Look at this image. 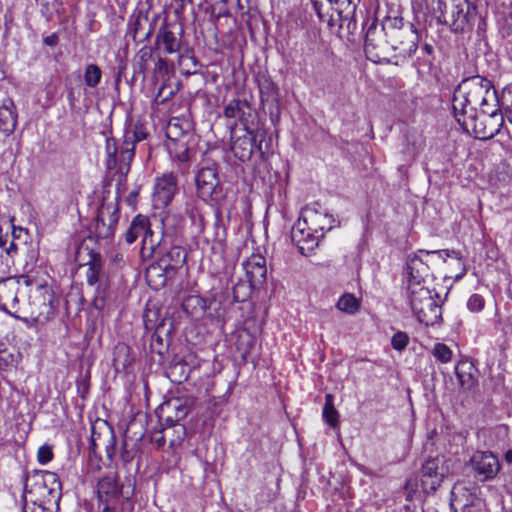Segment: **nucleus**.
Returning <instances> with one entry per match:
<instances>
[{"instance_id":"1","label":"nucleus","mask_w":512,"mask_h":512,"mask_svg":"<svg viewBox=\"0 0 512 512\" xmlns=\"http://www.w3.org/2000/svg\"><path fill=\"white\" fill-rule=\"evenodd\" d=\"M498 106L497 93L489 80L479 76L463 80L451 100L454 129L480 140L493 138L504 123Z\"/></svg>"},{"instance_id":"2","label":"nucleus","mask_w":512,"mask_h":512,"mask_svg":"<svg viewBox=\"0 0 512 512\" xmlns=\"http://www.w3.org/2000/svg\"><path fill=\"white\" fill-rule=\"evenodd\" d=\"M407 298L413 315L420 323L433 326L442 320V307L427 287L415 286L407 291Z\"/></svg>"},{"instance_id":"3","label":"nucleus","mask_w":512,"mask_h":512,"mask_svg":"<svg viewBox=\"0 0 512 512\" xmlns=\"http://www.w3.org/2000/svg\"><path fill=\"white\" fill-rule=\"evenodd\" d=\"M129 137L123 135L122 139L113 137L106 139V165L109 170H116L120 174H126L129 171L135 154L133 142Z\"/></svg>"},{"instance_id":"4","label":"nucleus","mask_w":512,"mask_h":512,"mask_svg":"<svg viewBox=\"0 0 512 512\" xmlns=\"http://www.w3.org/2000/svg\"><path fill=\"white\" fill-rule=\"evenodd\" d=\"M359 0H312L318 18L329 26L347 20L354 12Z\"/></svg>"},{"instance_id":"5","label":"nucleus","mask_w":512,"mask_h":512,"mask_svg":"<svg viewBox=\"0 0 512 512\" xmlns=\"http://www.w3.org/2000/svg\"><path fill=\"white\" fill-rule=\"evenodd\" d=\"M140 237L142 238L141 254L144 257L154 254L160 244V240L154 239L149 218L142 214H138L131 221L125 233V240L127 243L132 244Z\"/></svg>"},{"instance_id":"6","label":"nucleus","mask_w":512,"mask_h":512,"mask_svg":"<svg viewBox=\"0 0 512 512\" xmlns=\"http://www.w3.org/2000/svg\"><path fill=\"white\" fill-rule=\"evenodd\" d=\"M298 221L306 226L308 225L322 236H324L325 232L330 231L339 224L334 216L329 213L328 209L319 203L305 206L301 210Z\"/></svg>"},{"instance_id":"7","label":"nucleus","mask_w":512,"mask_h":512,"mask_svg":"<svg viewBox=\"0 0 512 512\" xmlns=\"http://www.w3.org/2000/svg\"><path fill=\"white\" fill-rule=\"evenodd\" d=\"M120 212L116 203H104L98 210V214L92 225L93 233L98 240H110L113 238Z\"/></svg>"},{"instance_id":"8","label":"nucleus","mask_w":512,"mask_h":512,"mask_svg":"<svg viewBox=\"0 0 512 512\" xmlns=\"http://www.w3.org/2000/svg\"><path fill=\"white\" fill-rule=\"evenodd\" d=\"M440 254L448 256V250L444 249L441 251L423 252L419 255L409 256L404 268V275L407 282V291L413 290L415 286L425 287V278L429 274V266L423 260L422 256H429L430 254Z\"/></svg>"},{"instance_id":"9","label":"nucleus","mask_w":512,"mask_h":512,"mask_svg":"<svg viewBox=\"0 0 512 512\" xmlns=\"http://www.w3.org/2000/svg\"><path fill=\"white\" fill-rule=\"evenodd\" d=\"M97 498L100 503H118L121 498L129 499L116 472L110 471L101 476L96 485Z\"/></svg>"},{"instance_id":"10","label":"nucleus","mask_w":512,"mask_h":512,"mask_svg":"<svg viewBox=\"0 0 512 512\" xmlns=\"http://www.w3.org/2000/svg\"><path fill=\"white\" fill-rule=\"evenodd\" d=\"M469 465L479 481L492 480L500 471L498 457L490 451H476L470 458Z\"/></svg>"},{"instance_id":"11","label":"nucleus","mask_w":512,"mask_h":512,"mask_svg":"<svg viewBox=\"0 0 512 512\" xmlns=\"http://www.w3.org/2000/svg\"><path fill=\"white\" fill-rule=\"evenodd\" d=\"M322 238L323 236L321 234L298 220L291 229V240L298 251L304 256H308L312 253L318 247Z\"/></svg>"},{"instance_id":"12","label":"nucleus","mask_w":512,"mask_h":512,"mask_svg":"<svg viewBox=\"0 0 512 512\" xmlns=\"http://www.w3.org/2000/svg\"><path fill=\"white\" fill-rule=\"evenodd\" d=\"M177 189V177L173 173H166L157 178L153 192L154 206L156 208L168 206L174 198Z\"/></svg>"},{"instance_id":"13","label":"nucleus","mask_w":512,"mask_h":512,"mask_svg":"<svg viewBox=\"0 0 512 512\" xmlns=\"http://www.w3.org/2000/svg\"><path fill=\"white\" fill-rule=\"evenodd\" d=\"M195 182L198 194L202 199H212L218 194L220 182L214 167L201 168L195 177Z\"/></svg>"},{"instance_id":"14","label":"nucleus","mask_w":512,"mask_h":512,"mask_svg":"<svg viewBox=\"0 0 512 512\" xmlns=\"http://www.w3.org/2000/svg\"><path fill=\"white\" fill-rule=\"evenodd\" d=\"M37 292L42 297L39 303V311L33 312V321L37 324L44 325L49 322L55 315V307L53 306V293L48 285H39Z\"/></svg>"},{"instance_id":"15","label":"nucleus","mask_w":512,"mask_h":512,"mask_svg":"<svg viewBox=\"0 0 512 512\" xmlns=\"http://www.w3.org/2000/svg\"><path fill=\"white\" fill-rule=\"evenodd\" d=\"M243 269L251 286L262 284L266 279V260L260 254H253L243 262Z\"/></svg>"},{"instance_id":"16","label":"nucleus","mask_w":512,"mask_h":512,"mask_svg":"<svg viewBox=\"0 0 512 512\" xmlns=\"http://www.w3.org/2000/svg\"><path fill=\"white\" fill-rule=\"evenodd\" d=\"M160 413L166 425L179 424L188 414V408L179 399H171L161 405Z\"/></svg>"},{"instance_id":"17","label":"nucleus","mask_w":512,"mask_h":512,"mask_svg":"<svg viewBox=\"0 0 512 512\" xmlns=\"http://www.w3.org/2000/svg\"><path fill=\"white\" fill-rule=\"evenodd\" d=\"M476 368L469 360H461L455 366V375L463 390H471L477 383Z\"/></svg>"},{"instance_id":"18","label":"nucleus","mask_w":512,"mask_h":512,"mask_svg":"<svg viewBox=\"0 0 512 512\" xmlns=\"http://www.w3.org/2000/svg\"><path fill=\"white\" fill-rule=\"evenodd\" d=\"M231 151L236 158L244 162L249 160L253 152V139L247 131L242 136L231 135Z\"/></svg>"},{"instance_id":"19","label":"nucleus","mask_w":512,"mask_h":512,"mask_svg":"<svg viewBox=\"0 0 512 512\" xmlns=\"http://www.w3.org/2000/svg\"><path fill=\"white\" fill-rule=\"evenodd\" d=\"M32 480L36 485H48L49 491L52 493V498L60 499L61 496V482L58 475L50 471H35L32 473Z\"/></svg>"},{"instance_id":"20","label":"nucleus","mask_w":512,"mask_h":512,"mask_svg":"<svg viewBox=\"0 0 512 512\" xmlns=\"http://www.w3.org/2000/svg\"><path fill=\"white\" fill-rule=\"evenodd\" d=\"M24 491L27 495H30L32 499L41 502L57 503L59 500L52 498V493L49 491L48 485H36L35 481L32 480V474L28 475L26 478Z\"/></svg>"},{"instance_id":"21","label":"nucleus","mask_w":512,"mask_h":512,"mask_svg":"<svg viewBox=\"0 0 512 512\" xmlns=\"http://www.w3.org/2000/svg\"><path fill=\"white\" fill-rule=\"evenodd\" d=\"M156 46L167 54L178 52L180 42L175 34L166 28H160L156 36Z\"/></svg>"},{"instance_id":"22","label":"nucleus","mask_w":512,"mask_h":512,"mask_svg":"<svg viewBox=\"0 0 512 512\" xmlns=\"http://www.w3.org/2000/svg\"><path fill=\"white\" fill-rule=\"evenodd\" d=\"M17 124V114L13 110V104L11 106L4 105L0 108V132L4 135L11 134Z\"/></svg>"},{"instance_id":"23","label":"nucleus","mask_w":512,"mask_h":512,"mask_svg":"<svg viewBox=\"0 0 512 512\" xmlns=\"http://www.w3.org/2000/svg\"><path fill=\"white\" fill-rule=\"evenodd\" d=\"M337 309L349 315L356 314L360 309V301L351 293L343 294L336 304Z\"/></svg>"},{"instance_id":"24","label":"nucleus","mask_w":512,"mask_h":512,"mask_svg":"<svg viewBox=\"0 0 512 512\" xmlns=\"http://www.w3.org/2000/svg\"><path fill=\"white\" fill-rule=\"evenodd\" d=\"M245 107H248V104L246 101H241L239 99H233L225 106L224 116L226 118L242 120V118L245 114V112H244Z\"/></svg>"},{"instance_id":"25","label":"nucleus","mask_w":512,"mask_h":512,"mask_svg":"<svg viewBox=\"0 0 512 512\" xmlns=\"http://www.w3.org/2000/svg\"><path fill=\"white\" fill-rule=\"evenodd\" d=\"M255 342V337L249 331L244 330L239 334L237 349L242 354L243 358H246L247 355L251 352L255 346Z\"/></svg>"},{"instance_id":"26","label":"nucleus","mask_w":512,"mask_h":512,"mask_svg":"<svg viewBox=\"0 0 512 512\" xmlns=\"http://www.w3.org/2000/svg\"><path fill=\"white\" fill-rule=\"evenodd\" d=\"M171 157L179 162H187L189 160V149L184 142L172 141L168 146Z\"/></svg>"},{"instance_id":"27","label":"nucleus","mask_w":512,"mask_h":512,"mask_svg":"<svg viewBox=\"0 0 512 512\" xmlns=\"http://www.w3.org/2000/svg\"><path fill=\"white\" fill-rule=\"evenodd\" d=\"M185 212L190 219L191 226L196 233H202L204 230L203 216L193 204H187Z\"/></svg>"},{"instance_id":"28","label":"nucleus","mask_w":512,"mask_h":512,"mask_svg":"<svg viewBox=\"0 0 512 512\" xmlns=\"http://www.w3.org/2000/svg\"><path fill=\"white\" fill-rule=\"evenodd\" d=\"M322 415H323L324 420L331 427L334 428V427L337 426L339 414H338L337 410L335 409V407L333 405L332 396L331 395H327L326 396V401H325V404H324V407H323Z\"/></svg>"},{"instance_id":"29","label":"nucleus","mask_w":512,"mask_h":512,"mask_svg":"<svg viewBox=\"0 0 512 512\" xmlns=\"http://www.w3.org/2000/svg\"><path fill=\"white\" fill-rule=\"evenodd\" d=\"M168 426L172 432V435L169 438V447L171 449H176L181 446L186 436V428L182 424H172Z\"/></svg>"},{"instance_id":"30","label":"nucleus","mask_w":512,"mask_h":512,"mask_svg":"<svg viewBox=\"0 0 512 512\" xmlns=\"http://www.w3.org/2000/svg\"><path fill=\"white\" fill-rule=\"evenodd\" d=\"M102 72L101 69L95 64H89L84 73V81L88 87H96L101 80Z\"/></svg>"},{"instance_id":"31","label":"nucleus","mask_w":512,"mask_h":512,"mask_svg":"<svg viewBox=\"0 0 512 512\" xmlns=\"http://www.w3.org/2000/svg\"><path fill=\"white\" fill-rule=\"evenodd\" d=\"M422 474L424 477L435 478V480L432 481V488L435 489V484H439L438 460H427L422 466Z\"/></svg>"},{"instance_id":"32","label":"nucleus","mask_w":512,"mask_h":512,"mask_svg":"<svg viewBox=\"0 0 512 512\" xmlns=\"http://www.w3.org/2000/svg\"><path fill=\"white\" fill-rule=\"evenodd\" d=\"M499 104L505 109L508 120L512 123V85L506 87L501 94Z\"/></svg>"},{"instance_id":"33","label":"nucleus","mask_w":512,"mask_h":512,"mask_svg":"<svg viewBox=\"0 0 512 512\" xmlns=\"http://www.w3.org/2000/svg\"><path fill=\"white\" fill-rule=\"evenodd\" d=\"M453 2H456L454 4L455 7V13H456V19L454 21V24H456L458 21H460L461 24L467 22V12H468V2L467 0H452ZM454 14V11H453Z\"/></svg>"},{"instance_id":"34","label":"nucleus","mask_w":512,"mask_h":512,"mask_svg":"<svg viewBox=\"0 0 512 512\" xmlns=\"http://www.w3.org/2000/svg\"><path fill=\"white\" fill-rule=\"evenodd\" d=\"M453 264L457 266V271L454 275V279L458 281L461 279L466 273V266L462 261V258L458 252L450 251V266Z\"/></svg>"},{"instance_id":"35","label":"nucleus","mask_w":512,"mask_h":512,"mask_svg":"<svg viewBox=\"0 0 512 512\" xmlns=\"http://www.w3.org/2000/svg\"><path fill=\"white\" fill-rule=\"evenodd\" d=\"M408 343L409 336L405 332L398 331L392 336L391 346L399 352L403 351L407 347Z\"/></svg>"},{"instance_id":"36","label":"nucleus","mask_w":512,"mask_h":512,"mask_svg":"<svg viewBox=\"0 0 512 512\" xmlns=\"http://www.w3.org/2000/svg\"><path fill=\"white\" fill-rule=\"evenodd\" d=\"M166 134L171 141H178V137L184 134V131L179 126L178 119H172L169 121Z\"/></svg>"},{"instance_id":"37","label":"nucleus","mask_w":512,"mask_h":512,"mask_svg":"<svg viewBox=\"0 0 512 512\" xmlns=\"http://www.w3.org/2000/svg\"><path fill=\"white\" fill-rule=\"evenodd\" d=\"M40 5V12L46 20H50L55 10L56 0H35Z\"/></svg>"},{"instance_id":"38","label":"nucleus","mask_w":512,"mask_h":512,"mask_svg":"<svg viewBox=\"0 0 512 512\" xmlns=\"http://www.w3.org/2000/svg\"><path fill=\"white\" fill-rule=\"evenodd\" d=\"M53 458L52 448L49 445H42L37 452V460L40 464L45 465Z\"/></svg>"},{"instance_id":"39","label":"nucleus","mask_w":512,"mask_h":512,"mask_svg":"<svg viewBox=\"0 0 512 512\" xmlns=\"http://www.w3.org/2000/svg\"><path fill=\"white\" fill-rule=\"evenodd\" d=\"M100 266L96 263L89 265L86 271V280L90 286H94L99 280Z\"/></svg>"},{"instance_id":"40","label":"nucleus","mask_w":512,"mask_h":512,"mask_svg":"<svg viewBox=\"0 0 512 512\" xmlns=\"http://www.w3.org/2000/svg\"><path fill=\"white\" fill-rule=\"evenodd\" d=\"M433 356L442 363L448 362V347L443 343H437L432 351Z\"/></svg>"},{"instance_id":"41","label":"nucleus","mask_w":512,"mask_h":512,"mask_svg":"<svg viewBox=\"0 0 512 512\" xmlns=\"http://www.w3.org/2000/svg\"><path fill=\"white\" fill-rule=\"evenodd\" d=\"M17 306H18V297H17V295H16L15 293H13V294H12V298H11V302H10V305H9V306H8L7 304H5V303H1V302H0V309H1L3 312H5V313H7V314H9V315H11V316H13V317H14V318H16V319H20V318L15 314V312H16V310H17V309H16V308H17Z\"/></svg>"},{"instance_id":"42","label":"nucleus","mask_w":512,"mask_h":512,"mask_svg":"<svg viewBox=\"0 0 512 512\" xmlns=\"http://www.w3.org/2000/svg\"><path fill=\"white\" fill-rule=\"evenodd\" d=\"M467 306L471 311L478 312L484 307V299L479 294H473L468 299Z\"/></svg>"},{"instance_id":"43","label":"nucleus","mask_w":512,"mask_h":512,"mask_svg":"<svg viewBox=\"0 0 512 512\" xmlns=\"http://www.w3.org/2000/svg\"><path fill=\"white\" fill-rule=\"evenodd\" d=\"M168 256L175 261V265H181L186 262V252L180 247H173Z\"/></svg>"},{"instance_id":"44","label":"nucleus","mask_w":512,"mask_h":512,"mask_svg":"<svg viewBox=\"0 0 512 512\" xmlns=\"http://www.w3.org/2000/svg\"><path fill=\"white\" fill-rule=\"evenodd\" d=\"M14 363V355L7 350H0V370H6Z\"/></svg>"},{"instance_id":"45","label":"nucleus","mask_w":512,"mask_h":512,"mask_svg":"<svg viewBox=\"0 0 512 512\" xmlns=\"http://www.w3.org/2000/svg\"><path fill=\"white\" fill-rule=\"evenodd\" d=\"M142 28L141 18L138 16L135 19H130L129 21V33L132 35L134 40L140 35V30Z\"/></svg>"},{"instance_id":"46","label":"nucleus","mask_w":512,"mask_h":512,"mask_svg":"<svg viewBox=\"0 0 512 512\" xmlns=\"http://www.w3.org/2000/svg\"><path fill=\"white\" fill-rule=\"evenodd\" d=\"M124 136H130L129 140H131L133 142V145L135 146V143L136 142H139L143 139H145L146 137V133L143 132L142 130H128L125 132Z\"/></svg>"},{"instance_id":"47","label":"nucleus","mask_w":512,"mask_h":512,"mask_svg":"<svg viewBox=\"0 0 512 512\" xmlns=\"http://www.w3.org/2000/svg\"><path fill=\"white\" fill-rule=\"evenodd\" d=\"M377 30V27L376 25L373 23L372 25H370V27L367 29V32H366V36H365V48L368 49V47L372 46L374 47V42H373V38H372V35L376 32Z\"/></svg>"},{"instance_id":"48","label":"nucleus","mask_w":512,"mask_h":512,"mask_svg":"<svg viewBox=\"0 0 512 512\" xmlns=\"http://www.w3.org/2000/svg\"><path fill=\"white\" fill-rule=\"evenodd\" d=\"M33 501V508L31 509V512H52V510L48 507H46L48 502H41L36 499H31Z\"/></svg>"},{"instance_id":"49","label":"nucleus","mask_w":512,"mask_h":512,"mask_svg":"<svg viewBox=\"0 0 512 512\" xmlns=\"http://www.w3.org/2000/svg\"><path fill=\"white\" fill-rule=\"evenodd\" d=\"M176 13H183L187 4H192L193 0H174Z\"/></svg>"},{"instance_id":"50","label":"nucleus","mask_w":512,"mask_h":512,"mask_svg":"<svg viewBox=\"0 0 512 512\" xmlns=\"http://www.w3.org/2000/svg\"><path fill=\"white\" fill-rule=\"evenodd\" d=\"M156 70L159 72H167L168 70V63L167 60L164 58H158L156 64H155Z\"/></svg>"},{"instance_id":"51","label":"nucleus","mask_w":512,"mask_h":512,"mask_svg":"<svg viewBox=\"0 0 512 512\" xmlns=\"http://www.w3.org/2000/svg\"><path fill=\"white\" fill-rule=\"evenodd\" d=\"M466 441V433H459L453 437V442L457 446H463Z\"/></svg>"},{"instance_id":"52","label":"nucleus","mask_w":512,"mask_h":512,"mask_svg":"<svg viewBox=\"0 0 512 512\" xmlns=\"http://www.w3.org/2000/svg\"><path fill=\"white\" fill-rule=\"evenodd\" d=\"M18 250L17 244L14 241H11L7 247H5V252L7 255L13 256L16 254Z\"/></svg>"},{"instance_id":"53","label":"nucleus","mask_w":512,"mask_h":512,"mask_svg":"<svg viewBox=\"0 0 512 512\" xmlns=\"http://www.w3.org/2000/svg\"><path fill=\"white\" fill-rule=\"evenodd\" d=\"M169 428H165V435H160L159 437H155L154 440H155V443L157 444L158 447H163L164 444H165V438L166 436H168V433H169Z\"/></svg>"},{"instance_id":"54","label":"nucleus","mask_w":512,"mask_h":512,"mask_svg":"<svg viewBox=\"0 0 512 512\" xmlns=\"http://www.w3.org/2000/svg\"><path fill=\"white\" fill-rule=\"evenodd\" d=\"M229 14V11L226 7V3L225 1H223V5L219 8L217 14H216V17L217 18H220V17H223V16H228Z\"/></svg>"},{"instance_id":"55","label":"nucleus","mask_w":512,"mask_h":512,"mask_svg":"<svg viewBox=\"0 0 512 512\" xmlns=\"http://www.w3.org/2000/svg\"><path fill=\"white\" fill-rule=\"evenodd\" d=\"M104 507L102 512H115V508H113L111 505L113 503H101Z\"/></svg>"},{"instance_id":"56","label":"nucleus","mask_w":512,"mask_h":512,"mask_svg":"<svg viewBox=\"0 0 512 512\" xmlns=\"http://www.w3.org/2000/svg\"><path fill=\"white\" fill-rule=\"evenodd\" d=\"M506 459H507L508 461H511V460H512V451H510V452H507V453H506Z\"/></svg>"},{"instance_id":"57","label":"nucleus","mask_w":512,"mask_h":512,"mask_svg":"<svg viewBox=\"0 0 512 512\" xmlns=\"http://www.w3.org/2000/svg\"><path fill=\"white\" fill-rule=\"evenodd\" d=\"M149 35H150V32L145 33L144 35H142V39L143 40L147 39L149 37Z\"/></svg>"},{"instance_id":"58","label":"nucleus","mask_w":512,"mask_h":512,"mask_svg":"<svg viewBox=\"0 0 512 512\" xmlns=\"http://www.w3.org/2000/svg\"><path fill=\"white\" fill-rule=\"evenodd\" d=\"M450 508L454 510V512H458V510L456 508H454V505L451 503L450 504Z\"/></svg>"},{"instance_id":"59","label":"nucleus","mask_w":512,"mask_h":512,"mask_svg":"<svg viewBox=\"0 0 512 512\" xmlns=\"http://www.w3.org/2000/svg\"><path fill=\"white\" fill-rule=\"evenodd\" d=\"M459 28H461V29H462V28H463V27H462V25H457L455 29L457 30V29H459Z\"/></svg>"},{"instance_id":"60","label":"nucleus","mask_w":512,"mask_h":512,"mask_svg":"<svg viewBox=\"0 0 512 512\" xmlns=\"http://www.w3.org/2000/svg\"><path fill=\"white\" fill-rule=\"evenodd\" d=\"M110 439H111L112 442H114V436L113 435H111Z\"/></svg>"},{"instance_id":"61","label":"nucleus","mask_w":512,"mask_h":512,"mask_svg":"<svg viewBox=\"0 0 512 512\" xmlns=\"http://www.w3.org/2000/svg\"><path fill=\"white\" fill-rule=\"evenodd\" d=\"M447 296H448V291H446V293L444 295L445 299L447 298Z\"/></svg>"},{"instance_id":"62","label":"nucleus","mask_w":512,"mask_h":512,"mask_svg":"<svg viewBox=\"0 0 512 512\" xmlns=\"http://www.w3.org/2000/svg\"><path fill=\"white\" fill-rule=\"evenodd\" d=\"M25 284H29V280H28V278L25 280Z\"/></svg>"},{"instance_id":"63","label":"nucleus","mask_w":512,"mask_h":512,"mask_svg":"<svg viewBox=\"0 0 512 512\" xmlns=\"http://www.w3.org/2000/svg\"><path fill=\"white\" fill-rule=\"evenodd\" d=\"M2 245H3V241H2V239H0V246H2Z\"/></svg>"},{"instance_id":"64","label":"nucleus","mask_w":512,"mask_h":512,"mask_svg":"<svg viewBox=\"0 0 512 512\" xmlns=\"http://www.w3.org/2000/svg\"><path fill=\"white\" fill-rule=\"evenodd\" d=\"M25 512H29L28 509H26Z\"/></svg>"}]
</instances>
